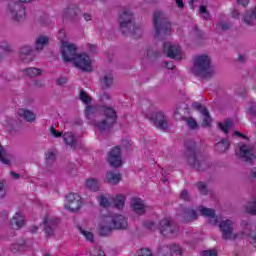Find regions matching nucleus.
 Returning a JSON list of instances; mask_svg holds the SVG:
<instances>
[{
    "instance_id": "obj_5",
    "label": "nucleus",
    "mask_w": 256,
    "mask_h": 256,
    "mask_svg": "<svg viewBox=\"0 0 256 256\" xmlns=\"http://www.w3.org/2000/svg\"><path fill=\"white\" fill-rule=\"evenodd\" d=\"M102 112L104 113V119L101 121L93 120V124L101 133H107L117 123V112L115 109L107 106L102 107Z\"/></svg>"
},
{
    "instance_id": "obj_43",
    "label": "nucleus",
    "mask_w": 256,
    "mask_h": 256,
    "mask_svg": "<svg viewBox=\"0 0 256 256\" xmlns=\"http://www.w3.org/2000/svg\"><path fill=\"white\" fill-rule=\"evenodd\" d=\"M186 123L190 129H199V124H197V120L193 117L187 118Z\"/></svg>"
},
{
    "instance_id": "obj_63",
    "label": "nucleus",
    "mask_w": 256,
    "mask_h": 256,
    "mask_svg": "<svg viewBox=\"0 0 256 256\" xmlns=\"http://www.w3.org/2000/svg\"><path fill=\"white\" fill-rule=\"evenodd\" d=\"M83 17L85 21H91V19H93V16H91L89 13H84Z\"/></svg>"
},
{
    "instance_id": "obj_16",
    "label": "nucleus",
    "mask_w": 256,
    "mask_h": 256,
    "mask_svg": "<svg viewBox=\"0 0 256 256\" xmlns=\"http://www.w3.org/2000/svg\"><path fill=\"white\" fill-rule=\"evenodd\" d=\"M151 121L154 123L155 127L158 129H168L169 123L167 122V117L163 112H154L150 116Z\"/></svg>"
},
{
    "instance_id": "obj_42",
    "label": "nucleus",
    "mask_w": 256,
    "mask_h": 256,
    "mask_svg": "<svg viewBox=\"0 0 256 256\" xmlns=\"http://www.w3.org/2000/svg\"><path fill=\"white\" fill-rule=\"evenodd\" d=\"M78 230L85 237V239H87V241H90L91 243H93V241H94L93 233H91L89 231H85L81 227H78Z\"/></svg>"
},
{
    "instance_id": "obj_39",
    "label": "nucleus",
    "mask_w": 256,
    "mask_h": 256,
    "mask_svg": "<svg viewBox=\"0 0 256 256\" xmlns=\"http://www.w3.org/2000/svg\"><path fill=\"white\" fill-rule=\"evenodd\" d=\"M95 115H97V108L93 107V106H87L86 107V117L87 119H93V117H95Z\"/></svg>"
},
{
    "instance_id": "obj_15",
    "label": "nucleus",
    "mask_w": 256,
    "mask_h": 256,
    "mask_svg": "<svg viewBox=\"0 0 256 256\" xmlns=\"http://www.w3.org/2000/svg\"><path fill=\"white\" fill-rule=\"evenodd\" d=\"M192 107L193 109H195L196 111L200 112L202 115V127H209L211 125V115L209 114V110L207 109V107L203 106L201 103L199 102H194L192 103Z\"/></svg>"
},
{
    "instance_id": "obj_32",
    "label": "nucleus",
    "mask_w": 256,
    "mask_h": 256,
    "mask_svg": "<svg viewBox=\"0 0 256 256\" xmlns=\"http://www.w3.org/2000/svg\"><path fill=\"white\" fill-rule=\"evenodd\" d=\"M218 127L221 129V131L225 133V135H227V133L231 131V127H233V123L231 122L230 119H226L224 120L223 123H220Z\"/></svg>"
},
{
    "instance_id": "obj_29",
    "label": "nucleus",
    "mask_w": 256,
    "mask_h": 256,
    "mask_svg": "<svg viewBox=\"0 0 256 256\" xmlns=\"http://www.w3.org/2000/svg\"><path fill=\"white\" fill-rule=\"evenodd\" d=\"M184 221H195L198 217L197 211L193 210V208H186L182 214Z\"/></svg>"
},
{
    "instance_id": "obj_48",
    "label": "nucleus",
    "mask_w": 256,
    "mask_h": 256,
    "mask_svg": "<svg viewBox=\"0 0 256 256\" xmlns=\"http://www.w3.org/2000/svg\"><path fill=\"white\" fill-rule=\"evenodd\" d=\"M200 13L202 15V17L207 21L209 20L210 14L209 11H207V8H205V6H200Z\"/></svg>"
},
{
    "instance_id": "obj_27",
    "label": "nucleus",
    "mask_w": 256,
    "mask_h": 256,
    "mask_svg": "<svg viewBox=\"0 0 256 256\" xmlns=\"http://www.w3.org/2000/svg\"><path fill=\"white\" fill-rule=\"evenodd\" d=\"M230 145L229 139H222L220 142L216 143L215 151H217V153H225L229 151Z\"/></svg>"
},
{
    "instance_id": "obj_33",
    "label": "nucleus",
    "mask_w": 256,
    "mask_h": 256,
    "mask_svg": "<svg viewBox=\"0 0 256 256\" xmlns=\"http://www.w3.org/2000/svg\"><path fill=\"white\" fill-rule=\"evenodd\" d=\"M106 223V226H100L99 232L102 237H107V235H111V231H113L114 229L110 222Z\"/></svg>"
},
{
    "instance_id": "obj_44",
    "label": "nucleus",
    "mask_w": 256,
    "mask_h": 256,
    "mask_svg": "<svg viewBox=\"0 0 256 256\" xmlns=\"http://www.w3.org/2000/svg\"><path fill=\"white\" fill-rule=\"evenodd\" d=\"M247 115L251 121H253L254 117H256V105L252 104L248 110H247Z\"/></svg>"
},
{
    "instance_id": "obj_60",
    "label": "nucleus",
    "mask_w": 256,
    "mask_h": 256,
    "mask_svg": "<svg viewBox=\"0 0 256 256\" xmlns=\"http://www.w3.org/2000/svg\"><path fill=\"white\" fill-rule=\"evenodd\" d=\"M239 15H240L239 10H233L232 11V18L233 19H239Z\"/></svg>"
},
{
    "instance_id": "obj_61",
    "label": "nucleus",
    "mask_w": 256,
    "mask_h": 256,
    "mask_svg": "<svg viewBox=\"0 0 256 256\" xmlns=\"http://www.w3.org/2000/svg\"><path fill=\"white\" fill-rule=\"evenodd\" d=\"M1 49H4V51H10L11 46H9V44H7V43H2Z\"/></svg>"
},
{
    "instance_id": "obj_41",
    "label": "nucleus",
    "mask_w": 256,
    "mask_h": 256,
    "mask_svg": "<svg viewBox=\"0 0 256 256\" xmlns=\"http://www.w3.org/2000/svg\"><path fill=\"white\" fill-rule=\"evenodd\" d=\"M45 157H46V163L51 164V163L55 162L56 155H55L54 151L48 150L45 153Z\"/></svg>"
},
{
    "instance_id": "obj_56",
    "label": "nucleus",
    "mask_w": 256,
    "mask_h": 256,
    "mask_svg": "<svg viewBox=\"0 0 256 256\" xmlns=\"http://www.w3.org/2000/svg\"><path fill=\"white\" fill-rule=\"evenodd\" d=\"M164 67H166V69H175V64L173 61L164 62Z\"/></svg>"
},
{
    "instance_id": "obj_52",
    "label": "nucleus",
    "mask_w": 256,
    "mask_h": 256,
    "mask_svg": "<svg viewBox=\"0 0 256 256\" xmlns=\"http://www.w3.org/2000/svg\"><path fill=\"white\" fill-rule=\"evenodd\" d=\"M7 193V190L5 189V184L3 182H0V199H3Z\"/></svg>"
},
{
    "instance_id": "obj_10",
    "label": "nucleus",
    "mask_w": 256,
    "mask_h": 256,
    "mask_svg": "<svg viewBox=\"0 0 256 256\" xmlns=\"http://www.w3.org/2000/svg\"><path fill=\"white\" fill-rule=\"evenodd\" d=\"M61 55L65 63L74 61L77 57V46L75 44H69L67 42H62Z\"/></svg>"
},
{
    "instance_id": "obj_20",
    "label": "nucleus",
    "mask_w": 256,
    "mask_h": 256,
    "mask_svg": "<svg viewBox=\"0 0 256 256\" xmlns=\"http://www.w3.org/2000/svg\"><path fill=\"white\" fill-rule=\"evenodd\" d=\"M79 15V7L75 4H70L63 12V19H69L74 23L79 20L77 16Z\"/></svg>"
},
{
    "instance_id": "obj_21",
    "label": "nucleus",
    "mask_w": 256,
    "mask_h": 256,
    "mask_svg": "<svg viewBox=\"0 0 256 256\" xmlns=\"http://www.w3.org/2000/svg\"><path fill=\"white\" fill-rule=\"evenodd\" d=\"M34 57L35 56L33 55V47H31L30 45H24L20 48V58L22 59V61H24V63H29L33 61Z\"/></svg>"
},
{
    "instance_id": "obj_22",
    "label": "nucleus",
    "mask_w": 256,
    "mask_h": 256,
    "mask_svg": "<svg viewBox=\"0 0 256 256\" xmlns=\"http://www.w3.org/2000/svg\"><path fill=\"white\" fill-rule=\"evenodd\" d=\"M10 225L12 229H21L25 225V218L21 213H16L10 220Z\"/></svg>"
},
{
    "instance_id": "obj_23",
    "label": "nucleus",
    "mask_w": 256,
    "mask_h": 256,
    "mask_svg": "<svg viewBox=\"0 0 256 256\" xmlns=\"http://www.w3.org/2000/svg\"><path fill=\"white\" fill-rule=\"evenodd\" d=\"M131 205H132L133 211L137 215H143V213H145V204H143V200H141V198L132 199Z\"/></svg>"
},
{
    "instance_id": "obj_18",
    "label": "nucleus",
    "mask_w": 256,
    "mask_h": 256,
    "mask_svg": "<svg viewBox=\"0 0 256 256\" xmlns=\"http://www.w3.org/2000/svg\"><path fill=\"white\" fill-rule=\"evenodd\" d=\"M44 231L48 237H53L55 235V231L57 230V225H59V219L57 218H44Z\"/></svg>"
},
{
    "instance_id": "obj_6",
    "label": "nucleus",
    "mask_w": 256,
    "mask_h": 256,
    "mask_svg": "<svg viewBox=\"0 0 256 256\" xmlns=\"http://www.w3.org/2000/svg\"><path fill=\"white\" fill-rule=\"evenodd\" d=\"M146 229H150V231H155L159 229L161 235L164 237H171L179 231V227L171 220L170 218H164L160 220L159 226L153 221H146L145 222Z\"/></svg>"
},
{
    "instance_id": "obj_45",
    "label": "nucleus",
    "mask_w": 256,
    "mask_h": 256,
    "mask_svg": "<svg viewBox=\"0 0 256 256\" xmlns=\"http://www.w3.org/2000/svg\"><path fill=\"white\" fill-rule=\"evenodd\" d=\"M183 110L181 108H176L175 112H174V119H176V121H183L185 119V116H183Z\"/></svg>"
},
{
    "instance_id": "obj_47",
    "label": "nucleus",
    "mask_w": 256,
    "mask_h": 256,
    "mask_svg": "<svg viewBox=\"0 0 256 256\" xmlns=\"http://www.w3.org/2000/svg\"><path fill=\"white\" fill-rule=\"evenodd\" d=\"M101 207H109V199L105 196H100L98 198Z\"/></svg>"
},
{
    "instance_id": "obj_53",
    "label": "nucleus",
    "mask_w": 256,
    "mask_h": 256,
    "mask_svg": "<svg viewBox=\"0 0 256 256\" xmlns=\"http://www.w3.org/2000/svg\"><path fill=\"white\" fill-rule=\"evenodd\" d=\"M67 81H68L67 77H60L57 79L56 85H59V86L65 85Z\"/></svg>"
},
{
    "instance_id": "obj_17",
    "label": "nucleus",
    "mask_w": 256,
    "mask_h": 256,
    "mask_svg": "<svg viewBox=\"0 0 256 256\" xmlns=\"http://www.w3.org/2000/svg\"><path fill=\"white\" fill-rule=\"evenodd\" d=\"M108 162L111 167H121L123 160H121V148L119 146L114 147L109 152Z\"/></svg>"
},
{
    "instance_id": "obj_36",
    "label": "nucleus",
    "mask_w": 256,
    "mask_h": 256,
    "mask_svg": "<svg viewBox=\"0 0 256 256\" xmlns=\"http://www.w3.org/2000/svg\"><path fill=\"white\" fill-rule=\"evenodd\" d=\"M233 27V24L220 21L218 24H216L217 31H229Z\"/></svg>"
},
{
    "instance_id": "obj_51",
    "label": "nucleus",
    "mask_w": 256,
    "mask_h": 256,
    "mask_svg": "<svg viewBox=\"0 0 256 256\" xmlns=\"http://www.w3.org/2000/svg\"><path fill=\"white\" fill-rule=\"evenodd\" d=\"M201 256H217V251L206 250V251L201 252Z\"/></svg>"
},
{
    "instance_id": "obj_46",
    "label": "nucleus",
    "mask_w": 256,
    "mask_h": 256,
    "mask_svg": "<svg viewBox=\"0 0 256 256\" xmlns=\"http://www.w3.org/2000/svg\"><path fill=\"white\" fill-rule=\"evenodd\" d=\"M197 189L201 195H207V185H205L203 182H198Z\"/></svg>"
},
{
    "instance_id": "obj_19",
    "label": "nucleus",
    "mask_w": 256,
    "mask_h": 256,
    "mask_svg": "<svg viewBox=\"0 0 256 256\" xmlns=\"http://www.w3.org/2000/svg\"><path fill=\"white\" fill-rule=\"evenodd\" d=\"M199 211L203 215V217H207L209 219L210 225H218L219 221H221V216L215 215V209L200 206Z\"/></svg>"
},
{
    "instance_id": "obj_38",
    "label": "nucleus",
    "mask_w": 256,
    "mask_h": 256,
    "mask_svg": "<svg viewBox=\"0 0 256 256\" xmlns=\"http://www.w3.org/2000/svg\"><path fill=\"white\" fill-rule=\"evenodd\" d=\"M79 97L84 105H89V103H91V97L84 90L80 91Z\"/></svg>"
},
{
    "instance_id": "obj_2",
    "label": "nucleus",
    "mask_w": 256,
    "mask_h": 256,
    "mask_svg": "<svg viewBox=\"0 0 256 256\" xmlns=\"http://www.w3.org/2000/svg\"><path fill=\"white\" fill-rule=\"evenodd\" d=\"M118 23L120 25V31L123 35H132L134 39H139L143 35L141 27L135 25V17L133 11L128 8H124L119 14Z\"/></svg>"
},
{
    "instance_id": "obj_57",
    "label": "nucleus",
    "mask_w": 256,
    "mask_h": 256,
    "mask_svg": "<svg viewBox=\"0 0 256 256\" xmlns=\"http://www.w3.org/2000/svg\"><path fill=\"white\" fill-rule=\"evenodd\" d=\"M5 154H0V161L4 163V165H11V161L9 159L3 157Z\"/></svg>"
},
{
    "instance_id": "obj_49",
    "label": "nucleus",
    "mask_w": 256,
    "mask_h": 256,
    "mask_svg": "<svg viewBox=\"0 0 256 256\" xmlns=\"http://www.w3.org/2000/svg\"><path fill=\"white\" fill-rule=\"evenodd\" d=\"M146 55H147V57H155V58L161 57V53L157 50H155V51L148 50Z\"/></svg>"
},
{
    "instance_id": "obj_58",
    "label": "nucleus",
    "mask_w": 256,
    "mask_h": 256,
    "mask_svg": "<svg viewBox=\"0 0 256 256\" xmlns=\"http://www.w3.org/2000/svg\"><path fill=\"white\" fill-rule=\"evenodd\" d=\"M246 61H247V56H245L243 54L238 55V62L239 63H245Z\"/></svg>"
},
{
    "instance_id": "obj_64",
    "label": "nucleus",
    "mask_w": 256,
    "mask_h": 256,
    "mask_svg": "<svg viewBox=\"0 0 256 256\" xmlns=\"http://www.w3.org/2000/svg\"><path fill=\"white\" fill-rule=\"evenodd\" d=\"M237 3L245 7L246 5H249V0H237Z\"/></svg>"
},
{
    "instance_id": "obj_54",
    "label": "nucleus",
    "mask_w": 256,
    "mask_h": 256,
    "mask_svg": "<svg viewBox=\"0 0 256 256\" xmlns=\"http://www.w3.org/2000/svg\"><path fill=\"white\" fill-rule=\"evenodd\" d=\"M12 249H13V251H23V249H25V245L13 244Z\"/></svg>"
},
{
    "instance_id": "obj_24",
    "label": "nucleus",
    "mask_w": 256,
    "mask_h": 256,
    "mask_svg": "<svg viewBox=\"0 0 256 256\" xmlns=\"http://www.w3.org/2000/svg\"><path fill=\"white\" fill-rule=\"evenodd\" d=\"M243 22L246 25H250V26H253L256 24V7L246 12L243 18Z\"/></svg>"
},
{
    "instance_id": "obj_62",
    "label": "nucleus",
    "mask_w": 256,
    "mask_h": 256,
    "mask_svg": "<svg viewBox=\"0 0 256 256\" xmlns=\"http://www.w3.org/2000/svg\"><path fill=\"white\" fill-rule=\"evenodd\" d=\"M10 176H11L12 179H19V177H21L20 174L15 173L13 171L10 172Z\"/></svg>"
},
{
    "instance_id": "obj_12",
    "label": "nucleus",
    "mask_w": 256,
    "mask_h": 256,
    "mask_svg": "<svg viewBox=\"0 0 256 256\" xmlns=\"http://www.w3.org/2000/svg\"><path fill=\"white\" fill-rule=\"evenodd\" d=\"M65 209L70 211H79L81 209V196L77 193H70L66 196Z\"/></svg>"
},
{
    "instance_id": "obj_14",
    "label": "nucleus",
    "mask_w": 256,
    "mask_h": 256,
    "mask_svg": "<svg viewBox=\"0 0 256 256\" xmlns=\"http://www.w3.org/2000/svg\"><path fill=\"white\" fill-rule=\"evenodd\" d=\"M104 221L106 223H110L113 229H125L128 225L127 218L119 214H115L113 216H107Z\"/></svg>"
},
{
    "instance_id": "obj_55",
    "label": "nucleus",
    "mask_w": 256,
    "mask_h": 256,
    "mask_svg": "<svg viewBox=\"0 0 256 256\" xmlns=\"http://www.w3.org/2000/svg\"><path fill=\"white\" fill-rule=\"evenodd\" d=\"M180 198L183 199L184 201H189V192L187 190H183Z\"/></svg>"
},
{
    "instance_id": "obj_28",
    "label": "nucleus",
    "mask_w": 256,
    "mask_h": 256,
    "mask_svg": "<svg viewBox=\"0 0 256 256\" xmlns=\"http://www.w3.org/2000/svg\"><path fill=\"white\" fill-rule=\"evenodd\" d=\"M63 139H64V143L66 145H70L72 149H75V147H77V138H75V135H73V133L71 132L64 133Z\"/></svg>"
},
{
    "instance_id": "obj_9",
    "label": "nucleus",
    "mask_w": 256,
    "mask_h": 256,
    "mask_svg": "<svg viewBox=\"0 0 256 256\" xmlns=\"http://www.w3.org/2000/svg\"><path fill=\"white\" fill-rule=\"evenodd\" d=\"M218 223L224 241H235V239H239V234L235 233V222L233 220H223V217H221Z\"/></svg>"
},
{
    "instance_id": "obj_35",
    "label": "nucleus",
    "mask_w": 256,
    "mask_h": 256,
    "mask_svg": "<svg viewBox=\"0 0 256 256\" xmlns=\"http://www.w3.org/2000/svg\"><path fill=\"white\" fill-rule=\"evenodd\" d=\"M114 205L116 209H122L125 207V196L123 195H118L114 198Z\"/></svg>"
},
{
    "instance_id": "obj_1",
    "label": "nucleus",
    "mask_w": 256,
    "mask_h": 256,
    "mask_svg": "<svg viewBox=\"0 0 256 256\" xmlns=\"http://www.w3.org/2000/svg\"><path fill=\"white\" fill-rule=\"evenodd\" d=\"M184 157L190 167L196 171H207L211 167V162L205 156L197 152V143L194 141L186 142Z\"/></svg>"
},
{
    "instance_id": "obj_59",
    "label": "nucleus",
    "mask_w": 256,
    "mask_h": 256,
    "mask_svg": "<svg viewBox=\"0 0 256 256\" xmlns=\"http://www.w3.org/2000/svg\"><path fill=\"white\" fill-rule=\"evenodd\" d=\"M87 47H88L90 53H95L97 51V46L96 45L88 44Z\"/></svg>"
},
{
    "instance_id": "obj_4",
    "label": "nucleus",
    "mask_w": 256,
    "mask_h": 256,
    "mask_svg": "<svg viewBox=\"0 0 256 256\" xmlns=\"http://www.w3.org/2000/svg\"><path fill=\"white\" fill-rule=\"evenodd\" d=\"M193 75L196 77H202V79H207L213 77L215 69L211 66V59L207 55H200L194 59V65L192 67Z\"/></svg>"
},
{
    "instance_id": "obj_3",
    "label": "nucleus",
    "mask_w": 256,
    "mask_h": 256,
    "mask_svg": "<svg viewBox=\"0 0 256 256\" xmlns=\"http://www.w3.org/2000/svg\"><path fill=\"white\" fill-rule=\"evenodd\" d=\"M153 26L155 29L154 37L156 39H166L172 33L171 22L165 17V14L161 11H156L153 16Z\"/></svg>"
},
{
    "instance_id": "obj_30",
    "label": "nucleus",
    "mask_w": 256,
    "mask_h": 256,
    "mask_svg": "<svg viewBox=\"0 0 256 256\" xmlns=\"http://www.w3.org/2000/svg\"><path fill=\"white\" fill-rule=\"evenodd\" d=\"M113 81H114L113 72H108L104 74L101 81L102 87H104V89H109L113 85Z\"/></svg>"
},
{
    "instance_id": "obj_25",
    "label": "nucleus",
    "mask_w": 256,
    "mask_h": 256,
    "mask_svg": "<svg viewBox=\"0 0 256 256\" xmlns=\"http://www.w3.org/2000/svg\"><path fill=\"white\" fill-rule=\"evenodd\" d=\"M35 50L43 51L47 45H49V37L47 36H39L35 40Z\"/></svg>"
},
{
    "instance_id": "obj_37",
    "label": "nucleus",
    "mask_w": 256,
    "mask_h": 256,
    "mask_svg": "<svg viewBox=\"0 0 256 256\" xmlns=\"http://www.w3.org/2000/svg\"><path fill=\"white\" fill-rule=\"evenodd\" d=\"M24 73L28 77H37V75H41V70L39 68H27Z\"/></svg>"
},
{
    "instance_id": "obj_31",
    "label": "nucleus",
    "mask_w": 256,
    "mask_h": 256,
    "mask_svg": "<svg viewBox=\"0 0 256 256\" xmlns=\"http://www.w3.org/2000/svg\"><path fill=\"white\" fill-rule=\"evenodd\" d=\"M106 179H107L108 183H110L111 185H117V183H119V181H121V174L115 173L113 171H109L106 174Z\"/></svg>"
},
{
    "instance_id": "obj_26",
    "label": "nucleus",
    "mask_w": 256,
    "mask_h": 256,
    "mask_svg": "<svg viewBox=\"0 0 256 256\" xmlns=\"http://www.w3.org/2000/svg\"><path fill=\"white\" fill-rule=\"evenodd\" d=\"M17 114L19 115V117H23V119H26L28 123H33V121H35V113H33L31 110L21 108L18 110Z\"/></svg>"
},
{
    "instance_id": "obj_7",
    "label": "nucleus",
    "mask_w": 256,
    "mask_h": 256,
    "mask_svg": "<svg viewBox=\"0 0 256 256\" xmlns=\"http://www.w3.org/2000/svg\"><path fill=\"white\" fill-rule=\"evenodd\" d=\"M236 155L241 161L248 163V165H255L256 163L255 147L251 144H238Z\"/></svg>"
},
{
    "instance_id": "obj_40",
    "label": "nucleus",
    "mask_w": 256,
    "mask_h": 256,
    "mask_svg": "<svg viewBox=\"0 0 256 256\" xmlns=\"http://www.w3.org/2000/svg\"><path fill=\"white\" fill-rule=\"evenodd\" d=\"M246 211L250 215H256V201L255 199L246 205Z\"/></svg>"
},
{
    "instance_id": "obj_50",
    "label": "nucleus",
    "mask_w": 256,
    "mask_h": 256,
    "mask_svg": "<svg viewBox=\"0 0 256 256\" xmlns=\"http://www.w3.org/2000/svg\"><path fill=\"white\" fill-rule=\"evenodd\" d=\"M138 256H153V253H151V250L143 248L140 250Z\"/></svg>"
},
{
    "instance_id": "obj_34",
    "label": "nucleus",
    "mask_w": 256,
    "mask_h": 256,
    "mask_svg": "<svg viewBox=\"0 0 256 256\" xmlns=\"http://www.w3.org/2000/svg\"><path fill=\"white\" fill-rule=\"evenodd\" d=\"M86 186L90 191H99V182L94 178L88 179L86 181Z\"/></svg>"
},
{
    "instance_id": "obj_8",
    "label": "nucleus",
    "mask_w": 256,
    "mask_h": 256,
    "mask_svg": "<svg viewBox=\"0 0 256 256\" xmlns=\"http://www.w3.org/2000/svg\"><path fill=\"white\" fill-rule=\"evenodd\" d=\"M6 14L12 21L21 23L27 18V12L25 11V6L19 2L11 1L8 3Z\"/></svg>"
},
{
    "instance_id": "obj_13",
    "label": "nucleus",
    "mask_w": 256,
    "mask_h": 256,
    "mask_svg": "<svg viewBox=\"0 0 256 256\" xmlns=\"http://www.w3.org/2000/svg\"><path fill=\"white\" fill-rule=\"evenodd\" d=\"M73 61L75 67H78V69L82 71H91L93 69L91 66V58L87 54H77Z\"/></svg>"
},
{
    "instance_id": "obj_11",
    "label": "nucleus",
    "mask_w": 256,
    "mask_h": 256,
    "mask_svg": "<svg viewBox=\"0 0 256 256\" xmlns=\"http://www.w3.org/2000/svg\"><path fill=\"white\" fill-rule=\"evenodd\" d=\"M163 48L166 57H169V59H175L176 61L183 59V52H181L179 46L173 45L171 42H165Z\"/></svg>"
}]
</instances>
